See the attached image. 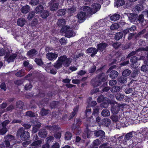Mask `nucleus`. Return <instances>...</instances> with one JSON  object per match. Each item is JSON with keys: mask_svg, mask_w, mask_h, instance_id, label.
Segmentation results:
<instances>
[{"mask_svg": "<svg viewBox=\"0 0 148 148\" xmlns=\"http://www.w3.org/2000/svg\"><path fill=\"white\" fill-rule=\"evenodd\" d=\"M107 79V77L105 73L102 72L91 80L90 85L94 88L97 87L99 86L102 83L105 82Z\"/></svg>", "mask_w": 148, "mask_h": 148, "instance_id": "obj_1", "label": "nucleus"}, {"mask_svg": "<svg viewBox=\"0 0 148 148\" xmlns=\"http://www.w3.org/2000/svg\"><path fill=\"white\" fill-rule=\"evenodd\" d=\"M16 135L20 136L21 140L23 141H27L30 137L29 133L27 131H25L23 127H21L18 130Z\"/></svg>", "mask_w": 148, "mask_h": 148, "instance_id": "obj_2", "label": "nucleus"}, {"mask_svg": "<svg viewBox=\"0 0 148 148\" xmlns=\"http://www.w3.org/2000/svg\"><path fill=\"white\" fill-rule=\"evenodd\" d=\"M59 3L56 0H51L49 2L50 10L54 11L57 10L58 7Z\"/></svg>", "mask_w": 148, "mask_h": 148, "instance_id": "obj_3", "label": "nucleus"}, {"mask_svg": "<svg viewBox=\"0 0 148 148\" xmlns=\"http://www.w3.org/2000/svg\"><path fill=\"white\" fill-rule=\"evenodd\" d=\"M148 51V46L144 47H140L138 48L136 51H133L127 55V58H130L131 57L135 55L136 54H137L138 52L140 51Z\"/></svg>", "mask_w": 148, "mask_h": 148, "instance_id": "obj_4", "label": "nucleus"}, {"mask_svg": "<svg viewBox=\"0 0 148 148\" xmlns=\"http://www.w3.org/2000/svg\"><path fill=\"white\" fill-rule=\"evenodd\" d=\"M108 102L111 104L114 105L112 106L111 108L112 112L114 114H117L119 110V107L118 105H114L115 103H117V102L115 101H111L110 100H109Z\"/></svg>", "mask_w": 148, "mask_h": 148, "instance_id": "obj_5", "label": "nucleus"}, {"mask_svg": "<svg viewBox=\"0 0 148 148\" xmlns=\"http://www.w3.org/2000/svg\"><path fill=\"white\" fill-rule=\"evenodd\" d=\"M61 30L63 32L65 33L67 36H69L68 38L72 37L73 35V31L70 30L69 26L66 27H63Z\"/></svg>", "mask_w": 148, "mask_h": 148, "instance_id": "obj_6", "label": "nucleus"}, {"mask_svg": "<svg viewBox=\"0 0 148 148\" xmlns=\"http://www.w3.org/2000/svg\"><path fill=\"white\" fill-rule=\"evenodd\" d=\"M145 4L144 0H140L137 5L135 7V9L138 12L144 9L143 5Z\"/></svg>", "mask_w": 148, "mask_h": 148, "instance_id": "obj_7", "label": "nucleus"}, {"mask_svg": "<svg viewBox=\"0 0 148 148\" xmlns=\"http://www.w3.org/2000/svg\"><path fill=\"white\" fill-rule=\"evenodd\" d=\"M86 53H91L90 56L93 57L95 56V55L98 52V50L95 47H89L88 48L86 51Z\"/></svg>", "mask_w": 148, "mask_h": 148, "instance_id": "obj_8", "label": "nucleus"}, {"mask_svg": "<svg viewBox=\"0 0 148 148\" xmlns=\"http://www.w3.org/2000/svg\"><path fill=\"white\" fill-rule=\"evenodd\" d=\"M58 56L57 54L52 52L48 53L46 55V58L49 60H55Z\"/></svg>", "mask_w": 148, "mask_h": 148, "instance_id": "obj_9", "label": "nucleus"}, {"mask_svg": "<svg viewBox=\"0 0 148 148\" xmlns=\"http://www.w3.org/2000/svg\"><path fill=\"white\" fill-rule=\"evenodd\" d=\"M132 20V21L134 23L136 22L137 23H141L143 21V14L140 15L138 17L133 18Z\"/></svg>", "mask_w": 148, "mask_h": 148, "instance_id": "obj_10", "label": "nucleus"}, {"mask_svg": "<svg viewBox=\"0 0 148 148\" xmlns=\"http://www.w3.org/2000/svg\"><path fill=\"white\" fill-rule=\"evenodd\" d=\"M108 44L102 42L98 44L97 45V50L98 51H102L105 49Z\"/></svg>", "mask_w": 148, "mask_h": 148, "instance_id": "obj_11", "label": "nucleus"}, {"mask_svg": "<svg viewBox=\"0 0 148 148\" xmlns=\"http://www.w3.org/2000/svg\"><path fill=\"white\" fill-rule=\"evenodd\" d=\"M94 135L96 137L100 136L101 138H103L105 136V132L101 130L96 131L94 132Z\"/></svg>", "mask_w": 148, "mask_h": 148, "instance_id": "obj_12", "label": "nucleus"}, {"mask_svg": "<svg viewBox=\"0 0 148 148\" xmlns=\"http://www.w3.org/2000/svg\"><path fill=\"white\" fill-rule=\"evenodd\" d=\"M109 76L110 77L114 79L116 78L119 75V73L116 71L112 70L110 71Z\"/></svg>", "mask_w": 148, "mask_h": 148, "instance_id": "obj_13", "label": "nucleus"}, {"mask_svg": "<svg viewBox=\"0 0 148 148\" xmlns=\"http://www.w3.org/2000/svg\"><path fill=\"white\" fill-rule=\"evenodd\" d=\"M50 14L48 10H44L42 12H41L40 14V16L43 18H46L48 17Z\"/></svg>", "mask_w": 148, "mask_h": 148, "instance_id": "obj_14", "label": "nucleus"}, {"mask_svg": "<svg viewBox=\"0 0 148 148\" xmlns=\"http://www.w3.org/2000/svg\"><path fill=\"white\" fill-rule=\"evenodd\" d=\"M81 121L80 119H76L75 120L74 123L72 126V129H75L79 127L81 125Z\"/></svg>", "mask_w": 148, "mask_h": 148, "instance_id": "obj_15", "label": "nucleus"}, {"mask_svg": "<svg viewBox=\"0 0 148 148\" xmlns=\"http://www.w3.org/2000/svg\"><path fill=\"white\" fill-rule=\"evenodd\" d=\"M47 135V132L45 129H41L38 132V135L41 138L46 137Z\"/></svg>", "mask_w": 148, "mask_h": 148, "instance_id": "obj_16", "label": "nucleus"}, {"mask_svg": "<svg viewBox=\"0 0 148 148\" xmlns=\"http://www.w3.org/2000/svg\"><path fill=\"white\" fill-rule=\"evenodd\" d=\"M86 16L85 13L81 11L78 13L77 17L79 20L81 21L85 19Z\"/></svg>", "mask_w": 148, "mask_h": 148, "instance_id": "obj_17", "label": "nucleus"}, {"mask_svg": "<svg viewBox=\"0 0 148 148\" xmlns=\"http://www.w3.org/2000/svg\"><path fill=\"white\" fill-rule=\"evenodd\" d=\"M40 124L39 122L37 123V124H35L34 126L33 127L32 130V133L34 134L37 132L40 127Z\"/></svg>", "mask_w": 148, "mask_h": 148, "instance_id": "obj_18", "label": "nucleus"}, {"mask_svg": "<svg viewBox=\"0 0 148 148\" xmlns=\"http://www.w3.org/2000/svg\"><path fill=\"white\" fill-rule=\"evenodd\" d=\"M65 24L66 21L64 19H59L57 22V25L59 27H62V28L63 27H67L65 26Z\"/></svg>", "mask_w": 148, "mask_h": 148, "instance_id": "obj_19", "label": "nucleus"}, {"mask_svg": "<svg viewBox=\"0 0 148 148\" xmlns=\"http://www.w3.org/2000/svg\"><path fill=\"white\" fill-rule=\"evenodd\" d=\"M17 55L16 53H13V54L10 55V56L8 58V59L6 60L7 62L9 63L10 62H13L14 61V60L17 57Z\"/></svg>", "mask_w": 148, "mask_h": 148, "instance_id": "obj_20", "label": "nucleus"}, {"mask_svg": "<svg viewBox=\"0 0 148 148\" xmlns=\"http://www.w3.org/2000/svg\"><path fill=\"white\" fill-rule=\"evenodd\" d=\"M38 21L37 18H34L33 19L29 25L31 26L33 29L35 28L38 24Z\"/></svg>", "mask_w": 148, "mask_h": 148, "instance_id": "obj_21", "label": "nucleus"}, {"mask_svg": "<svg viewBox=\"0 0 148 148\" xmlns=\"http://www.w3.org/2000/svg\"><path fill=\"white\" fill-rule=\"evenodd\" d=\"M42 143V141L41 140H37L31 144V145L32 146H34V147H32V148H37L38 147H40V146Z\"/></svg>", "mask_w": 148, "mask_h": 148, "instance_id": "obj_22", "label": "nucleus"}, {"mask_svg": "<svg viewBox=\"0 0 148 148\" xmlns=\"http://www.w3.org/2000/svg\"><path fill=\"white\" fill-rule=\"evenodd\" d=\"M111 123V120L108 118H105L102 120L101 124L105 125L106 127H108L110 125Z\"/></svg>", "mask_w": 148, "mask_h": 148, "instance_id": "obj_23", "label": "nucleus"}, {"mask_svg": "<svg viewBox=\"0 0 148 148\" xmlns=\"http://www.w3.org/2000/svg\"><path fill=\"white\" fill-rule=\"evenodd\" d=\"M26 22L25 19L23 18H19L17 21V24L18 25L21 27L23 26Z\"/></svg>", "mask_w": 148, "mask_h": 148, "instance_id": "obj_24", "label": "nucleus"}, {"mask_svg": "<svg viewBox=\"0 0 148 148\" xmlns=\"http://www.w3.org/2000/svg\"><path fill=\"white\" fill-rule=\"evenodd\" d=\"M120 15L118 14H115L111 16L110 17L111 21H115L119 20L120 18Z\"/></svg>", "mask_w": 148, "mask_h": 148, "instance_id": "obj_25", "label": "nucleus"}, {"mask_svg": "<svg viewBox=\"0 0 148 148\" xmlns=\"http://www.w3.org/2000/svg\"><path fill=\"white\" fill-rule=\"evenodd\" d=\"M29 6L28 5H26L23 7L21 10L22 13L26 14L29 12Z\"/></svg>", "mask_w": 148, "mask_h": 148, "instance_id": "obj_26", "label": "nucleus"}, {"mask_svg": "<svg viewBox=\"0 0 148 148\" xmlns=\"http://www.w3.org/2000/svg\"><path fill=\"white\" fill-rule=\"evenodd\" d=\"M123 35V34L122 32H119L116 33L115 34L114 38L116 40H119L122 38Z\"/></svg>", "mask_w": 148, "mask_h": 148, "instance_id": "obj_27", "label": "nucleus"}, {"mask_svg": "<svg viewBox=\"0 0 148 148\" xmlns=\"http://www.w3.org/2000/svg\"><path fill=\"white\" fill-rule=\"evenodd\" d=\"M24 106V104L21 101H17L16 103V108L19 109H22Z\"/></svg>", "mask_w": 148, "mask_h": 148, "instance_id": "obj_28", "label": "nucleus"}, {"mask_svg": "<svg viewBox=\"0 0 148 148\" xmlns=\"http://www.w3.org/2000/svg\"><path fill=\"white\" fill-rule=\"evenodd\" d=\"M44 7L41 5H39L37 6L35 8V10L36 13H40L44 10Z\"/></svg>", "mask_w": 148, "mask_h": 148, "instance_id": "obj_29", "label": "nucleus"}, {"mask_svg": "<svg viewBox=\"0 0 148 148\" xmlns=\"http://www.w3.org/2000/svg\"><path fill=\"white\" fill-rule=\"evenodd\" d=\"M115 4L117 7L122 6L125 3L124 0H115Z\"/></svg>", "mask_w": 148, "mask_h": 148, "instance_id": "obj_30", "label": "nucleus"}, {"mask_svg": "<svg viewBox=\"0 0 148 148\" xmlns=\"http://www.w3.org/2000/svg\"><path fill=\"white\" fill-rule=\"evenodd\" d=\"M101 6L99 3H93L92 5V8L96 11H98L101 8Z\"/></svg>", "mask_w": 148, "mask_h": 148, "instance_id": "obj_31", "label": "nucleus"}, {"mask_svg": "<svg viewBox=\"0 0 148 148\" xmlns=\"http://www.w3.org/2000/svg\"><path fill=\"white\" fill-rule=\"evenodd\" d=\"M37 54V51L34 49H31L27 53V55L28 56L36 55Z\"/></svg>", "mask_w": 148, "mask_h": 148, "instance_id": "obj_32", "label": "nucleus"}, {"mask_svg": "<svg viewBox=\"0 0 148 148\" xmlns=\"http://www.w3.org/2000/svg\"><path fill=\"white\" fill-rule=\"evenodd\" d=\"M83 12L85 13L86 15V14L88 15L91 13V9L89 7L85 6L83 8Z\"/></svg>", "mask_w": 148, "mask_h": 148, "instance_id": "obj_33", "label": "nucleus"}, {"mask_svg": "<svg viewBox=\"0 0 148 148\" xmlns=\"http://www.w3.org/2000/svg\"><path fill=\"white\" fill-rule=\"evenodd\" d=\"M101 115L103 117L108 116L110 115V113L108 110L105 109L102 111Z\"/></svg>", "mask_w": 148, "mask_h": 148, "instance_id": "obj_34", "label": "nucleus"}, {"mask_svg": "<svg viewBox=\"0 0 148 148\" xmlns=\"http://www.w3.org/2000/svg\"><path fill=\"white\" fill-rule=\"evenodd\" d=\"M47 128L50 130L51 131L55 132L58 130L59 128L57 125H54L52 126H47Z\"/></svg>", "mask_w": 148, "mask_h": 148, "instance_id": "obj_35", "label": "nucleus"}, {"mask_svg": "<svg viewBox=\"0 0 148 148\" xmlns=\"http://www.w3.org/2000/svg\"><path fill=\"white\" fill-rule=\"evenodd\" d=\"M63 63L58 59V60L54 64V66L56 69H59L62 66Z\"/></svg>", "mask_w": 148, "mask_h": 148, "instance_id": "obj_36", "label": "nucleus"}, {"mask_svg": "<svg viewBox=\"0 0 148 148\" xmlns=\"http://www.w3.org/2000/svg\"><path fill=\"white\" fill-rule=\"evenodd\" d=\"M25 74L24 71L23 69L19 70L15 74V75L19 77H22Z\"/></svg>", "mask_w": 148, "mask_h": 148, "instance_id": "obj_37", "label": "nucleus"}, {"mask_svg": "<svg viewBox=\"0 0 148 148\" xmlns=\"http://www.w3.org/2000/svg\"><path fill=\"white\" fill-rule=\"evenodd\" d=\"M14 138V136L11 135H7L4 137V138L5 140L10 142L12 140H14L15 139Z\"/></svg>", "mask_w": 148, "mask_h": 148, "instance_id": "obj_38", "label": "nucleus"}, {"mask_svg": "<svg viewBox=\"0 0 148 148\" xmlns=\"http://www.w3.org/2000/svg\"><path fill=\"white\" fill-rule=\"evenodd\" d=\"M59 104V102L58 101H53L50 103V107L51 108H54L57 107Z\"/></svg>", "mask_w": 148, "mask_h": 148, "instance_id": "obj_39", "label": "nucleus"}, {"mask_svg": "<svg viewBox=\"0 0 148 148\" xmlns=\"http://www.w3.org/2000/svg\"><path fill=\"white\" fill-rule=\"evenodd\" d=\"M66 9H60L57 12V15L59 16H63L66 14Z\"/></svg>", "mask_w": 148, "mask_h": 148, "instance_id": "obj_40", "label": "nucleus"}, {"mask_svg": "<svg viewBox=\"0 0 148 148\" xmlns=\"http://www.w3.org/2000/svg\"><path fill=\"white\" fill-rule=\"evenodd\" d=\"M119 25L117 23H114L112 24L110 27V29L111 30H114L118 29L119 27Z\"/></svg>", "mask_w": 148, "mask_h": 148, "instance_id": "obj_41", "label": "nucleus"}, {"mask_svg": "<svg viewBox=\"0 0 148 148\" xmlns=\"http://www.w3.org/2000/svg\"><path fill=\"white\" fill-rule=\"evenodd\" d=\"M78 109V107L77 106H76L74 108L73 111L72 113V114L70 116V119L73 118L77 112Z\"/></svg>", "mask_w": 148, "mask_h": 148, "instance_id": "obj_42", "label": "nucleus"}, {"mask_svg": "<svg viewBox=\"0 0 148 148\" xmlns=\"http://www.w3.org/2000/svg\"><path fill=\"white\" fill-rule=\"evenodd\" d=\"M121 88L119 86H113L112 89V92H119V91Z\"/></svg>", "mask_w": 148, "mask_h": 148, "instance_id": "obj_43", "label": "nucleus"}, {"mask_svg": "<svg viewBox=\"0 0 148 148\" xmlns=\"http://www.w3.org/2000/svg\"><path fill=\"white\" fill-rule=\"evenodd\" d=\"M72 137L71 134L69 132H67L65 134L64 138L66 140H70Z\"/></svg>", "mask_w": 148, "mask_h": 148, "instance_id": "obj_44", "label": "nucleus"}, {"mask_svg": "<svg viewBox=\"0 0 148 148\" xmlns=\"http://www.w3.org/2000/svg\"><path fill=\"white\" fill-rule=\"evenodd\" d=\"M133 133L134 134L135 132L133 131H132L127 134L125 136V138L126 140H128L132 138L133 136L132 135Z\"/></svg>", "mask_w": 148, "mask_h": 148, "instance_id": "obj_45", "label": "nucleus"}, {"mask_svg": "<svg viewBox=\"0 0 148 148\" xmlns=\"http://www.w3.org/2000/svg\"><path fill=\"white\" fill-rule=\"evenodd\" d=\"M131 73L130 70L129 69H125L124 70L122 73V75L125 77L128 76Z\"/></svg>", "mask_w": 148, "mask_h": 148, "instance_id": "obj_46", "label": "nucleus"}, {"mask_svg": "<svg viewBox=\"0 0 148 148\" xmlns=\"http://www.w3.org/2000/svg\"><path fill=\"white\" fill-rule=\"evenodd\" d=\"M127 78L122 76L119 77L118 81L121 83H124L127 81Z\"/></svg>", "mask_w": 148, "mask_h": 148, "instance_id": "obj_47", "label": "nucleus"}, {"mask_svg": "<svg viewBox=\"0 0 148 148\" xmlns=\"http://www.w3.org/2000/svg\"><path fill=\"white\" fill-rule=\"evenodd\" d=\"M34 61L38 65L42 66L43 65V62L40 59L36 58L35 59Z\"/></svg>", "mask_w": 148, "mask_h": 148, "instance_id": "obj_48", "label": "nucleus"}, {"mask_svg": "<svg viewBox=\"0 0 148 148\" xmlns=\"http://www.w3.org/2000/svg\"><path fill=\"white\" fill-rule=\"evenodd\" d=\"M49 111L48 110H46L44 108H42L41 110L40 113L42 116L46 115L49 113Z\"/></svg>", "mask_w": 148, "mask_h": 148, "instance_id": "obj_49", "label": "nucleus"}, {"mask_svg": "<svg viewBox=\"0 0 148 148\" xmlns=\"http://www.w3.org/2000/svg\"><path fill=\"white\" fill-rule=\"evenodd\" d=\"M124 96L123 94L120 93H117L116 95V97L117 100H121L123 98Z\"/></svg>", "mask_w": 148, "mask_h": 148, "instance_id": "obj_50", "label": "nucleus"}, {"mask_svg": "<svg viewBox=\"0 0 148 148\" xmlns=\"http://www.w3.org/2000/svg\"><path fill=\"white\" fill-rule=\"evenodd\" d=\"M35 13L34 12L32 11L29 13L27 16V19L30 20L32 19L34 16Z\"/></svg>", "mask_w": 148, "mask_h": 148, "instance_id": "obj_51", "label": "nucleus"}, {"mask_svg": "<svg viewBox=\"0 0 148 148\" xmlns=\"http://www.w3.org/2000/svg\"><path fill=\"white\" fill-rule=\"evenodd\" d=\"M121 45V44L120 42H116L112 44V46L115 49H117L119 48Z\"/></svg>", "mask_w": 148, "mask_h": 148, "instance_id": "obj_52", "label": "nucleus"}, {"mask_svg": "<svg viewBox=\"0 0 148 148\" xmlns=\"http://www.w3.org/2000/svg\"><path fill=\"white\" fill-rule=\"evenodd\" d=\"M71 63L69 58H67L65 60L63 63L64 65L66 66H68Z\"/></svg>", "mask_w": 148, "mask_h": 148, "instance_id": "obj_53", "label": "nucleus"}, {"mask_svg": "<svg viewBox=\"0 0 148 148\" xmlns=\"http://www.w3.org/2000/svg\"><path fill=\"white\" fill-rule=\"evenodd\" d=\"M67 58V56L66 55H64L58 57V59L63 63Z\"/></svg>", "mask_w": 148, "mask_h": 148, "instance_id": "obj_54", "label": "nucleus"}, {"mask_svg": "<svg viewBox=\"0 0 148 148\" xmlns=\"http://www.w3.org/2000/svg\"><path fill=\"white\" fill-rule=\"evenodd\" d=\"M110 118L114 122H116L118 121V117L116 115H112Z\"/></svg>", "mask_w": 148, "mask_h": 148, "instance_id": "obj_55", "label": "nucleus"}, {"mask_svg": "<svg viewBox=\"0 0 148 148\" xmlns=\"http://www.w3.org/2000/svg\"><path fill=\"white\" fill-rule=\"evenodd\" d=\"M105 66L104 65L99 68L97 69V70L96 71L95 73L96 74L100 72H102L103 71H104V69L105 68Z\"/></svg>", "mask_w": 148, "mask_h": 148, "instance_id": "obj_56", "label": "nucleus"}, {"mask_svg": "<svg viewBox=\"0 0 148 148\" xmlns=\"http://www.w3.org/2000/svg\"><path fill=\"white\" fill-rule=\"evenodd\" d=\"M7 131V128L6 127H3L2 128H0V134L4 135Z\"/></svg>", "mask_w": 148, "mask_h": 148, "instance_id": "obj_57", "label": "nucleus"}, {"mask_svg": "<svg viewBox=\"0 0 148 148\" xmlns=\"http://www.w3.org/2000/svg\"><path fill=\"white\" fill-rule=\"evenodd\" d=\"M141 70L144 72H146L148 70V66L147 65H143L141 67Z\"/></svg>", "mask_w": 148, "mask_h": 148, "instance_id": "obj_58", "label": "nucleus"}, {"mask_svg": "<svg viewBox=\"0 0 148 148\" xmlns=\"http://www.w3.org/2000/svg\"><path fill=\"white\" fill-rule=\"evenodd\" d=\"M32 87L30 83L27 84L25 85V89L26 90H30Z\"/></svg>", "mask_w": 148, "mask_h": 148, "instance_id": "obj_59", "label": "nucleus"}, {"mask_svg": "<svg viewBox=\"0 0 148 148\" xmlns=\"http://www.w3.org/2000/svg\"><path fill=\"white\" fill-rule=\"evenodd\" d=\"M138 60L137 57L135 56L132 57L130 59V62L133 64H135Z\"/></svg>", "mask_w": 148, "mask_h": 148, "instance_id": "obj_60", "label": "nucleus"}, {"mask_svg": "<svg viewBox=\"0 0 148 148\" xmlns=\"http://www.w3.org/2000/svg\"><path fill=\"white\" fill-rule=\"evenodd\" d=\"M26 115L30 117H34L35 116L34 113L30 111H29L26 112Z\"/></svg>", "mask_w": 148, "mask_h": 148, "instance_id": "obj_61", "label": "nucleus"}, {"mask_svg": "<svg viewBox=\"0 0 148 148\" xmlns=\"http://www.w3.org/2000/svg\"><path fill=\"white\" fill-rule=\"evenodd\" d=\"M39 3V0H31L30 1V4L32 5H37Z\"/></svg>", "mask_w": 148, "mask_h": 148, "instance_id": "obj_62", "label": "nucleus"}, {"mask_svg": "<svg viewBox=\"0 0 148 148\" xmlns=\"http://www.w3.org/2000/svg\"><path fill=\"white\" fill-rule=\"evenodd\" d=\"M73 132L76 135H79L81 133V130L79 127L75 129H73Z\"/></svg>", "mask_w": 148, "mask_h": 148, "instance_id": "obj_63", "label": "nucleus"}, {"mask_svg": "<svg viewBox=\"0 0 148 148\" xmlns=\"http://www.w3.org/2000/svg\"><path fill=\"white\" fill-rule=\"evenodd\" d=\"M96 67L95 66H93L89 70V72L91 73H93L96 70Z\"/></svg>", "mask_w": 148, "mask_h": 148, "instance_id": "obj_64", "label": "nucleus"}]
</instances>
